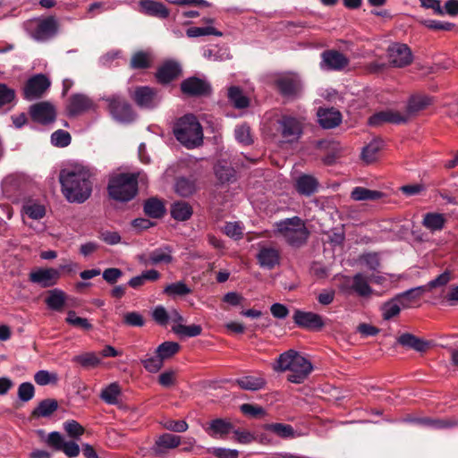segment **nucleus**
Masks as SVG:
<instances>
[{
  "mask_svg": "<svg viewBox=\"0 0 458 458\" xmlns=\"http://www.w3.org/2000/svg\"><path fill=\"white\" fill-rule=\"evenodd\" d=\"M275 234L293 246L301 245L309 235L303 220L298 216L281 220L275 224Z\"/></svg>",
  "mask_w": 458,
  "mask_h": 458,
  "instance_id": "obj_4",
  "label": "nucleus"
},
{
  "mask_svg": "<svg viewBox=\"0 0 458 458\" xmlns=\"http://www.w3.org/2000/svg\"><path fill=\"white\" fill-rule=\"evenodd\" d=\"M233 428V425L231 422L223 420V419H216L212 420L209 424L208 433L210 436H225L230 432Z\"/></svg>",
  "mask_w": 458,
  "mask_h": 458,
  "instance_id": "obj_40",
  "label": "nucleus"
},
{
  "mask_svg": "<svg viewBox=\"0 0 458 458\" xmlns=\"http://www.w3.org/2000/svg\"><path fill=\"white\" fill-rule=\"evenodd\" d=\"M211 453L217 458H238L239 456L238 450L223 447L213 448Z\"/></svg>",
  "mask_w": 458,
  "mask_h": 458,
  "instance_id": "obj_64",
  "label": "nucleus"
},
{
  "mask_svg": "<svg viewBox=\"0 0 458 458\" xmlns=\"http://www.w3.org/2000/svg\"><path fill=\"white\" fill-rule=\"evenodd\" d=\"M215 174L221 182H227L233 178L234 170L229 165L217 164L215 166Z\"/></svg>",
  "mask_w": 458,
  "mask_h": 458,
  "instance_id": "obj_55",
  "label": "nucleus"
},
{
  "mask_svg": "<svg viewBox=\"0 0 458 458\" xmlns=\"http://www.w3.org/2000/svg\"><path fill=\"white\" fill-rule=\"evenodd\" d=\"M121 393L119 385L112 383L102 390L100 397L108 404H117L121 398Z\"/></svg>",
  "mask_w": 458,
  "mask_h": 458,
  "instance_id": "obj_37",
  "label": "nucleus"
},
{
  "mask_svg": "<svg viewBox=\"0 0 458 458\" xmlns=\"http://www.w3.org/2000/svg\"><path fill=\"white\" fill-rule=\"evenodd\" d=\"M425 27L434 30H451L454 24L450 22H442L435 20H423L420 21Z\"/></svg>",
  "mask_w": 458,
  "mask_h": 458,
  "instance_id": "obj_62",
  "label": "nucleus"
},
{
  "mask_svg": "<svg viewBox=\"0 0 458 458\" xmlns=\"http://www.w3.org/2000/svg\"><path fill=\"white\" fill-rule=\"evenodd\" d=\"M58 408V403L54 399H45L33 410L32 416L36 418L49 417Z\"/></svg>",
  "mask_w": 458,
  "mask_h": 458,
  "instance_id": "obj_35",
  "label": "nucleus"
},
{
  "mask_svg": "<svg viewBox=\"0 0 458 458\" xmlns=\"http://www.w3.org/2000/svg\"><path fill=\"white\" fill-rule=\"evenodd\" d=\"M241 411L250 417H263L266 415V411L259 405H253L250 403H243L240 407Z\"/></svg>",
  "mask_w": 458,
  "mask_h": 458,
  "instance_id": "obj_61",
  "label": "nucleus"
},
{
  "mask_svg": "<svg viewBox=\"0 0 458 458\" xmlns=\"http://www.w3.org/2000/svg\"><path fill=\"white\" fill-rule=\"evenodd\" d=\"M160 423L165 429L176 433H183L189 428L188 423L183 420L165 419Z\"/></svg>",
  "mask_w": 458,
  "mask_h": 458,
  "instance_id": "obj_51",
  "label": "nucleus"
},
{
  "mask_svg": "<svg viewBox=\"0 0 458 458\" xmlns=\"http://www.w3.org/2000/svg\"><path fill=\"white\" fill-rule=\"evenodd\" d=\"M425 290L424 286H420L397 294L396 297L403 309H407L411 307V305L420 298Z\"/></svg>",
  "mask_w": 458,
  "mask_h": 458,
  "instance_id": "obj_30",
  "label": "nucleus"
},
{
  "mask_svg": "<svg viewBox=\"0 0 458 458\" xmlns=\"http://www.w3.org/2000/svg\"><path fill=\"white\" fill-rule=\"evenodd\" d=\"M402 305L400 301H398L397 297H394L393 299L389 300L388 301L385 302L381 306V312L382 317L385 320H389L397 315H399Z\"/></svg>",
  "mask_w": 458,
  "mask_h": 458,
  "instance_id": "obj_39",
  "label": "nucleus"
},
{
  "mask_svg": "<svg viewBox=\"0 0 458 458\" xmlns=\"http://www.w3.org/2000/svg\"><path fill=\"white\" fill-rule=\"evenodd\" d=\"M408 119V115H403L398 112L388 110L378 112L370 116L369 119V123L372 126H378L385 123L398 124L402 123H406Z\"/></svg>",
  "mask_w": 458,
  "mask_h": 458,
  "instance_id": "obj_17",
  "label": "nucleus"
},
{
  "mask_svg": "<svg viewBox=\"0 0 458 458\" xmlns=\"http://www.w3.org/2000/svg\"><path fill=\"white\" fill-rule=\"evenodd\" d=\"M265 430L270 431L282 438H293L296 434L291 425L284 423H270L263 426Z\"/></svg>",
  "mask_w": 458,
  "mask_h": 458,
  "instance_id": "obj_34",
  "label": "nucleus"
},
{
  "mask_svg": "<svg viewBox=\"0 0 458 458\" xmlns=\"http://www.w3.org/2000/svg\"><path fill=\"white\" fill-rule=\"evenodd\" d=\"M174 189L179 195L188 197L195 192L196 184L193 180L179 178L175 182Z\"/></svg>",
  "mask_w": 458,
  "mask_h": 458,
  "instance_id": "obj_46",
  "label": "nucleus"
},
{
  "mask_svg": "<svg viewBox=\"0 0 458 458\" xmlns=\"http://www.w3.org/2000/svg\"><path fill=\"white\" fill-rule=\"evenodd\" d=\"M65 301V293L58 288H55L47 293L45 302L49 309L59 311L64 308Z\"/></svg>",
  "mask_w": 458,
  "mask_h": 458,
  "instance_id": "obj_29",
  "label": "nucleus"
},
{
  "mask_svg": "<svg viewBox=\"0 0 458 458\" xmlns=\"http://www.w3.org/2000/svg\"><path fill=\"white\" fill-rule=\"evenodd\" d=\"M140 362L143 365L144 369L150 373L158 372L162 369L164 364V361L162 360L160 356L156 352L154 355L148 354L146 358L141 359Z\"/></svg>",
  "mask_w": 458,
  "mask_h": 458,
  "instance_id": "obj_47",
  "label": "nucleus"
},
{
  "mask_svg": "<svg viewBox=\"0 0 458 458\" xmlns=\"http://www.w3.org/2000/svg\"><path fill=\"white\" fill-rule=\"evenodd\" d=\"M150 55L147 52L135 53L131 59V66L133 69H145L150 66Z\"/></svg>",
  "mask_w": 458,
  "mask_h": 458,
  "instance_id": "obj_50",
  "label": "nucleus"
},
{
  "mask_svg": "<svg viewBox=\"0 0 458 458\" xmlns=\"http://www.w3.org/2000/svg\"><path fill=\"white\" fill-rule=\"evenodd\" d=\"M276 86L285 97H293L301 90V82L294 73L284 74L276 80Z\"/></svg>",
  "mask_w": 458,
  "mask_h": 458,
  "instance_id": "obj_14",
  "label": "nucleus"
},
{
  "mask_svg": "<svg viewBox=\"0 0 458 458\" xmlns=\"http://www.w3.org/2000/svg\"><path fill=\"white\" fill-rule=\"evenodd\" d=\"M92 173L89 168L74 164L61 170L59 181L62 191L69 202L83 203L92 192Z\"/></svg>",
  "mask_w": 458,
  "mask_h": 458,
  "instance_id": "obj_1",
  "label": "nucleus"
},
{
  "mask_svg": "<svg viewBox=\"0 0 458 458\" xmlns=\"http://www.w3.org/2000/svg\"><path fill=\"white\" fill-rule=\"evenodd\" d=\"M138 11L144 15L159 19H166L170 15V10L162 2L156 0H140Z\"/></svg>",
  "mask_w": 458,
  "mask_h": 458,
  "instance_id": "obj_13",
  "label": "nucleus"
},
{
  "mask_svg": "<svg viewBox=\"0 0 458 458\" xmlns=\"http://www.w3.org/2000/svg\"><path fill=\"white\" fill-rule=\"evenodd\" d=\"M59 278L60 273L55 268H38L30 274V280L44 288L55 285Z\"/></svg>",
  "mask_w": 458,
  "mask_h": 458,
  "instance_id": "obj_15",
  "label": "nucleus"
},
{
  "mask_svg": "<svg viewBox=\"0 0 458 458\" xmlns=\"http://www.w3.org/2000/svg\"><path fill=\"white\" fill-rule=\"evenodd\" d=\"M171 215L175 220L185 221L191 216L192 208L187 202L178 201L172 206Z\"/></svg>",
  "mask_w": 458,
  "mask_h": 458,
  "instance_id": "obj_38",
  "label": "nucleus"
},
{
  "mask_svg": "<svg viewBox=\"0 0 458 458\" xmlns=\"http://www.w3.org/2000/svg\"><path fill=\"white\" fill-rule=\"evenodd\" d=\"M95 103L86 95L75 94L71 97L68 111L71 114H78L91 109H95Z\"/></svg>",
  "mask_w": 458,
  "mask_h": 458,
  "instance_id": "obj_20",
  "label": "nucleus"
},
{
  "mask_svg": "<svg viewBox=\"0 0 458 458\" xmlns=\"http://www.w3.org/2000/svg\"><path fill=\"white\" fill-rule=\"evenodd\" d=\"M180 350L179 344L175 342H165L158 345L156 353L160 356L163 361L171 359Z\"/></svg>",
  "mask_w": 458,
  "mask_h": 458,
  "instance_id": "obj_43",
  "label": "nucleus"
},
{
  "mask_svg": "<svg viewBox=\"0 0 458 458\" xmlns=\"http://www.w3.org/2000/svg\"><path fill=\"white\" fill-rule=\"evenodd\" d=\"M172 256L167 249H157L151 251L145 264L157 265L160 263H170Z\"/></svg>",
  "mask_w": 458,
  "mask_h": 458,
  "instance_id": "obj_44",
  "label": "nucleus"
},
{
  "mask_svg": "<svg viewBox=\"0 0 458 458\" xmlns=\"http://www.w3.org/2000/svg\"><path fill=\"white\" fill-rule=\"evenodd\" d=\"M172 330L174 334L183 337H194L201 334L202 328L199 325L185 326L183 324L173 325Z\"/></svg>",
  "mask_w": 458,
  "mask_h": 458,
  "instance_id": "obj_42",
  "label": "nucleus"
},
{
  "mask_svg": "<svg viewBox=\"0 0 458 458\" xmlns=\"http://www.w3.org/2000/svg\"><path fill=\"white\" fill-rule=\"evenodd\" d=\"M174 133L177 140L188 148L199 146L203 140L202 127L192 114L180 118L174 126Z\"/></svg>",
  "mask_w": 458,
  "mask_h": 458,
  "instance_id": "obj_3",
  "label": "nucleus"
},
{
  "mask_svg": "<svg viewBox=\"0 0 458 458\" xmlns=\"http://www.w3.org/2000/svg\"><path fill=\"white\" fill-rule=\"evenodd\" d=\"M134 101L141 107L150 108L158 103L156 92L149 87H139L135 89L133 96Z\"/></svg>",
  "mask_w": 458,
  "mask_h": 458,
  "instance_id": "obj_19",
  "label": "nucleus"
},
{
  "mask_svg": "<svg viewBox=\"0 0 458 458\" xmlns=\"http://www.w3.org/2000/svg\"><path fill=\"white\" fill-rule=\"evenodd\" d=\"M294 185L300 194L310 196L318 191V182L312 175L301 174L296 178Z\"/></svg>",
  "mask_w": 458,
  "mask_h": 458,
  "instance_id": "obj_24",
  "label": "nucleus"
},
{
  "mask_svg": "<svg viewBox=\"0 0 458 458\" xmlns=\"http://www.w3.org/2000/svg\"><path fill=\"white\" fill-rule=\"evenodd\" d=\"M279 251L273 247H261L257 254V259L261 267L274 268L279 263Z\"/></svg>",
  "mask_w": 458,
  "mask_h": 458,
  "instance_id": "obj_21",
  "label": "nucleus"
},
{
  "mask_svg": "<svg viewBox=\"0 0 458 458\" xmlns=\"http://www.w3.org/2000/svg\"><path fill=\"white\" fill-rule=\"evenodd\" d=\"M446 223V216L441 213L429 212L424 215L422 225L430 232L441 231Z\"/></svg>",
  "mask_w": 458,
  "mask_h": 458,
  "instance_id": "obj_26",
  "label": "nucleus"
},
{
  "mask_svg": "<svg viewBox=\"0 0 458 458\" xmlns=\"http://www.w3.org/2000/svg\"><path fill=\"white\" fill-rule=\"evenodd\" d=\"M224 232L231 238L240 239L242 236L243 229L239 222H229L225 224Z\"/></svg>",
  "mask_w": 458,
  "mask_h": 458,
  "instance_id": "obj_60",
  "label": "nucleus"
},
{
  "mask_svg": "<svg viewBox=\"0 0 458 458\" xmlns=\"http://www.w3.org/2000/svg\"><path fill=\"white\" fill-rule=\"evenodd\" d=\"M369 280L361 274H356L352 278V289L361 297H369L373 290L369 284Z\"/></svg>",
  "mask_w": 458,
  "mask_h": 458,
  "instance_id": "obj_32",
  "label": "nucleus"
},
{
  "mask_svg": "<svg viewBox=\"0 0 458 458\" xmlns=\"http://www.w3.org/2000/svg\"><path fill=\"white\" fill-rule=\"evenodd\" d=\"M34 380L39 386H46L51 383H56L57 375L50 373L47 370H39L35 374Z\"/></svg>",
  "mask_w": 458,
  "mask_h": 458,
  "instance_id": "obj_57",
  "label": "nucleus"
},
{
  "mask_svg": "<svg viewBox=\"0 0 458 458\" xmlns=\"http://www.w3.org/2000/svg\"><path fill=\"white\" fill-rule=\"evenodd\" d=\"M181 89L186 95L200 96L208 93L210 87L205 81L191 77L182 82Z\"/></svg>",
  "mask_w": 458,
  "mask_h": 458,
  "instance_id": "obj_18",
  "label": "nucleus"
},
{
  "mask_svg": "<svg viewBox=\"0 0 458 458\" xmlns=\"http://www.w3.org/2000/svg\"><path fill=\"white\" fill-rule=\"evenodd\" d=\"M51 142L55 147H67L71 143V135L64 130H57L51 135Z\"/></svg>",
  "mask_w": 458,
  "mask_h": 458,
  "instance_id": "obj_56",
  "label": "nucleus"
},
{
  "mask_svg": "<svg viewBox=\"0 0 458 458\" xmlns=\"http://www.w3.org/2000/svg\"><path fill=\"white\" fill-rule=\"evenodd\" d=\"M144 211L150 217L159 218L165 214V209L161 200L152 198L146 201Z\"/></svg>",
  "mask_w": 458,
  "mask_h": 458,
  "instance_id": "obj_41",
  "label": "nucleus"
},
{
  "mask_svg": "<svg viewBox=\"0 0 458 458\" xmlns=\"http://www.w3.org/2000/svg\"><path fill=\"white\" fill-rule=\"evenodd\" d=\"M112 116L122 123H130L134 119L131 106L119 96L106 98Z\"/></svg>",
  "mask_w": 458,
  "mask_h": 458,
  "instance_id": "obj_7",
  "label": "nucleus"
},
{
  "mask_svg": "<svg viewBox=\"0 0 458 458\" xmlns=\"http://www.w3.org/2000/svg\"><path fill=\"white\" fill-rule=\"evenodd\" d=\"M49 86L50 81L45 75H35L27 81L24 87V98L28 100L38 98Z\"/></svg>",
  "mask_w": 458,
  "mask_h": 458,
  "instance_id": "obj_10",
  "label": "nucleus"
},
{
  "mask_svg": "<svg viewBox=\"0 0 458 458\" xmlns=\"http://www.w3.org/2000/svg\"><path fill=\"white\" fill-rule=\"evenodd\" d=\"M109 196L118 201L132 199L138 191V181L135 174H119L113 175L108 182Z\"/></svg>",
  "mask_w": 458,
  "mask_h": 458,
  "instance_id": "obj_5",
  "label": "nucleus"
},
{
  "mask_svg": "<svg viewBox=\"0 0 458 458\" xmlns=\"http://www.w3.org/2000/svg\"><path fill=\"white\" fill-rule=\"evenodd\" d=\"M281 135L287 141H293L300 138L302 133V121L301 119L284 115L278 120Z\"/></svg>",
  "mask_w": 458,
  "mask_h": 458,
  "instance_id": "obj_9",
  "label": "nucleus"
},
{
  "mask_svg": "<svg viewBox=\"0 0 458 458\" xmlns=\"http://www.w3.org/2000/svg\"><path fill=\"white\" fill-rule=\"evenodd\" d=\"M66 323L73 327H81L84 330H90L92 325L87 318H80L76 315L75 311L69 310L65 318Z\"/></svg>",
  "mask_w": 458,
  "mask_h": 458,
  "instance_id": "obj_53",
  "label": "nucleus"
},
{
  "mask_svg": "<svg viewBox=\"0 0 458 458\" xmlns=\"http://www.w3.org/2000/svg\"><path fill=\"white\" fill-rule=\"evenodd\" d=\"M398 343L403 346L410 347L417 352H425L429 346V343L409 333L401 335L398 337Z\"/></svg>",
  "mask_w": 458,
  "mask_h": 458,
  "instance_id": "obj_28",
  "label": "nucleus"
},
{
  "mask_svg": "<svg viewBox=\"0 0 458 458\" xmlns=\"http://www.w3.org/2000/svg\"><path fill=\"white\" fill-rule=\"evenodd\" d=\"M72 360L80 363L83 367H96L100 363L99 358L94 352H87L77 355L73 358Z\"/></svg>",
  "mask_w": 458,
  "mask_h": 458,
  "instance_id": "obj_54",
  "label": "nucleus"
},
{
  "mask_svg": "<svg viewBox=\"0 0 458 458\" xmlns=\"http://www.w3.org/2000/svg\"><path fill=\"white\" fill-rule=\"evenodd\" d=\"M30 114L33 121L42 124L53 123L56 115L54 106L48 102L33 105L30 109Z\"/></svg>",
  "mask_w": 458,
  "mask_h": 458,
  "instance_id": "obj_12",
  "label": "nucleus"
},
{
  "mask_svg": "<svg viewBox=\"0 0 458 458\" xmlns=\"http://www.w3.org/2000/svg\"><path fill=\"white\" fill-rule=\"evenodd\" d=\"M30 35L37 41H46L54 37L58 30L57 21L54 17L38 20L30 23Z\"/></svg>",
  "mask_w": 458,
  "mask_h": 458,
  "instance_id": "obj_6",
  "label": "nucleus"
},
{
  "mask_svg": "<svg viewBox=\"0 0 458 458\" xmlns=\"http://www.w3.org/2000/svg\"><path fill=\"white\" fill-rule=\"evenodd\" d=\"M191 290L183 283L176 282L166 285L164 289V293L168 296H184L191 293Z\"/></svg>",
  "mask_w": 458,
  "mask_h": 458,
  "instance_id": "obj_48",
  "label": "nucleus"
},
{
  "mask_svg": "<svg viewBox=\"0 0 458 458\" xmlns=\"http://www.w3.org/2000/svg\"><path fill=\"white\" fill-rule=\"evenodd\" d=\"M321 68L327 70H341L348 65V58L335 50H327L322 53Z\"/></svg>",
  "mask_w": 458,
  "mask_h": 458,
  "instance_id": "obj_16",
  "label": "nucleus"
},
{
  "mask_svg": "<svg viewBox=\"0 0 458 458\" xmlns=\"http://www.w3.org/2000/svg\"><path fill=\"white\" fill-rule=\"evenodd\" d=\"M35 394L34 386L31 383L25 382L18 387V397L22 402H29L31 400Z\"/></svg>",
  "mask_w": 458,
  "mask_h": 458,
  "instance_id": "obj_58",
  "label": "nucleus"
},
{
  "mask_svg": "<svg viewBox=\"0 0 458 458\" xmlns=\"http://www.w3.org/2000/svg\"><path fill=\"white\" fill-rule=\"evenodd\" d=\"M228 98L236 108H244L249 106V99L240 88L233 86L228 89Z\"/></svg>",
  "mask_w": 458,
  "mask_h": 458,
  "instance_id": "obj_45",
  "label": "nucleus"
},
{
  "mask_svg": "<svg viewBox=\"0 0 458 458\" xmlns=\"http://www.w3.org/2000/svg\"><path fill=\"white\" fill-rule=\"evenodd\" d=\"M319 124L325 129L335 128L342 122V114L335 108H320L318 111Z\"/></svg>",
  "mask_w": 458,
  "mask_h": 458,
  "instance_id": "obj_22",
  "label": "nucleus"
},
{
  "mask_svg": "<svg viewBox=\"0 0 458 458\" xmlns=\"http://www.w3.org/2000/svg\"><path fill=\"white\" fill-rule=\"evenodd\" d=\"M181 72L177 63L169 61L165 63L157 71V78L162 83H168L176 78Z\"/></svg>",
  "mask_w": 458,
  "mask_h": 458,
  "instance_id": "obj_25",
  "label": "nucleus"
},
{
  "mask_svg": "<svg viewBox=\"0 0 458 458\" xmlns=\"http://www.w3.org/2000/svg\"><path fill=\"white\" fill-rule=\"evenodd\" d=\"M235 138L240 143L244 145L250 144L252 142V139L250 136V127L246 124L237 126L235 129Z\"/></svg>",
  "mask_w": 458,
  "mask_h": 458,
  "instance_id": "obj_59",
  "label": "nucleus"
},
{
  "mask_svg": "<svg viewBox=\"0 0 458 458\" xmlns=\"http://www.w3.org/2000/svg\"><path fill=\"white\" fill-rule=\"evenodd\" d=\"M23 211L32 219H40L46 215L44 205L29 202L23 206Z\"/></svg>",
  "mask_w": 458,
  "mask_h": 458,
  "instance_id": "obj_52",
  "label": "nucleus"
},
{
  "mask_svg": "<svg viewBox=\"0 0 458 458\" xmlns=\"http://www.w3.org/2000/svg\"><path fill=\"white\" fill-rule=\"evenodd\" d=\"M181 444V436L164 433L157 437L152 451L157 456H164L169 450L177 448Z\"/></svg>",
  "mask_w": 458,
  "mask_h": 458,
  "instance_id": "obj_11",
  "label": "nucleus"
},
{
  "mask_svg": "<svg viewBox=\"0 0 458 458\" xmlns=\"http://www.w3.org/2000/svg\"><path fill=\"white\" fill-rule=\"evenodd\" d=\"M186 35L189 38H197L201 36L215 35L221 37L222 32L217 30L212 26L208 27H191L186 30Z\"/></svg>",
  "mask_w": 458,
  "mask_h": 458,
  "instance_id": "obj_49",
  "label": "nucleus"
},
{
  "mask_svg": "<svg viewBox=\"0 0 458 458\" xmlns=\"http://www.w3.org/2000/svg\"><path fill=\"white\" fill-rule=\"evenodd\" d=\"M277 371H288L287 379L294 384L302 383L311 373L313 366L304 356L294 350L282 353L274 367Z\"/></svg>",
  "mask_w": 458,
  "mask_h": 458,
  "instance_id": "obj_2",
  "label": "nucleus"
},
{
  "mask_svg": "<svg viewBox=\"0 0 458 458\" xmlns=\"http://www.w3.org/2000/svg\"><path fill=\"white\" fill-rule=\"evenodd\" d=\"M431 104V98L426 95H414L410 98L407 104L408 114H415L424 110Z\"/></svg>",
  "mask_w": 458,
  "mask_h": 458,
  "instance_id": "obj_31",
  "label": "nucleus"
},
{
  "mask_svg": "<svg viewBox=\"0 0 458 458\" xmlns=\"http://www.w3.org/2000/svg\"><path fill=\"white\" fill-rule=\"evenodd\" d=\"M383 195V192L379 191L369 190L364 187H355L351 192L352 199L356 201L377 200L381 199Z\"/></svg>",
  "mask_w": 458,
  "mask_h": 458,
  "instance_id": "obj_33",
  "label": "nucleus"
},
{
  "mask_svg": "<svg viewBox=\"0 0 458 458\" xmlns=\"http://www.w3.org/2000/svg\"><path fill=\"white\" fill-rule=\"evenodd\" d=\"M389 64L397 68L409 65L412 62V54L405 44L395 43L389 46L387 49Z\"/></svg>",
  "mask_w": 458,
  "mask_h": 458,
  "instance_id": "obj_8",
  "label": "nucleus"
},
{
  "mask_svg": "<svg viewBox=\"0 0 458 458\" xmlns=\"http://www.w3.org/2000/svg\"><path fill=\"white\" fill-rule=\"evenodd\" d=\"M64 430L71 437H77L84 433V428L75 420H68L64 424Z\"/></svg>",
  "mask_w": 458,
  "mask_h": 458,
  "instance_id": "obj_63",
  "label": "nucleus"
},
{
  "mask_svg": "<svg viewBox=\"0 0 458 458\" xmlns=\"http://www.w3.org/2000/svg\"><path fill=\"white\" fill-rule=\"evenodd\" d=\"M293 320L297 325L308 328H321L324 326L322 318L312 312L297 310Z\"/></svg>",
  "mask_w": 458,
  "mask_h": 458,
  "instance_id": "obj_23",
  "label": "nucleus"
},
{
  "mask_svg": "<svg viewBox=\"0 0 458 458\" xmlns=\"http://www.w3.org/2000/svg\"><path fill=\"white\" fill-rule=\"evenodd\" d=\"M236 384L243 390L258 391L265 387L267 381L262 376H245L236 379Z\"/></svg>",
  "mask_w": 458,
  "mask_h": 458,
  "instance_id": "obj_27",
  "label": "nucleus"
},
{
  "mask_svg": "<svg viewBox=\"0 0 458 458\" xmlns=\"http://www.w3.org/2000/svg\"><path fill=\"white\" fill-rule=\"evenodd\" d=\"M382 146V140H373L366 147L363 148L361 152L362 160L367 164H370L376 161Z\"/></svg>",
  "mask_w": 458,
  "mask_h": 458,
  "instance_id": "obj_36",
  "label": "nucleus"
}]
</instances>
